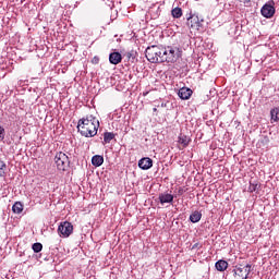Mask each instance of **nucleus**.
I'll return each instance as SVG.
<instances>
[{
  "label": "nucleus",
  "instance_id": "7",
  "mask_svg": "<svg viewBox=\"0 0 279 279\" xmlns=\"http://www.w3.org/2000/svg\"><path fill=\"white\" fill-rule=\"evenodd\" d=\"M58 233H59V236H62V239H69V236L73 234V225H71V222L69 221L62 222L58 227Z\"/></svg>",
  "mask_w": 279,
  "mask_h": 279
},
{
  "label": "nucleus",
  "instance_id": "21",
  "mask_svg": "<svg viewBox=\"0 0 279 279\" xmlns=\"http://www.w3.org/2000/svg\"><path fill=\"white\" fill-rule=\"evenodd\" d=\"M32 250L35 252V254H38L43 252V244L40 242H36L32 245Z\"/></svg>",
  "mask_w": 279,
  "mask_h": 279
},
{
  "label": "nucleus",
  "instance_id": "25",
  "mask_svg": "<svg viewBox=\"0 0 279 279\" xmlns=\"http://www.w3.org/2000/svg\"><path fill=\"white\" fill-rule=\"evenodd\" d=\"M126 58H128L129 60H134V58H135L134 51L126 52Z\"/></svg>",
  "mask_w": 279,
  "mask_h": 279
},
{
  "label": "nucleus",
  "instance_id": "28",
  "mask_svg": "<svg viewBox=\"0 0 279 279\" xmlns=\"http://www.w3.org/2000/svg\"><path fill=\"white\" fill-rule=\"evenodd\" d=\"M153 112H158V108H153Z\"/></svg>",
  "mask_w": 279,
  "mask_h": 279
},
{
  "label": "nucleus",
  "instance_id": "13",
  "mask_svg": "<svg viewBox=\"0 0 279 279\" xmlns=\"http://www.w3.org/2000/svg\"><path fill=\"white\" fill-rule=\"evenodd\" d=\"M271 123H278L279 121V107H275L270 110Z\"/></svg>",
  "mask_w": 279,
  "mask_h": 279
},
{
  "label": "nucleus",
  "instance_id": "15",
  "mask_svg": "<svg viewBox=\"0 0 279 279\" xmlns=\"http://www.w3.org/2000/svg\"><path fill=\"white\" fill-rule=\"evenodd\" d=\"M215 267L217 271H226V269H228V262L219 259L218 262H216Z\"/></svg>",
  "mask_w": 279,
  "mask_h": 279
},
{
  "label": "nucleus",
  "instance_id": "16",
  "mask_svg": "<svg viewBox=\"0 0 279 279\" xmlns=\"http://www.w3.org/2000/svg\"><path fill=\"white\" fill-rule=\"evenodd\" d=\"M178 143H180V145H183V147H189V143H191V137L180 134Z\"/></svg>",
  "mask_w": 279,
  "mask_h": 279
},
{
  "label": "nucleus",
  "instance_id": "14",
  "mask_svg": "<svg viewBox=\"0 0 279 279\" xmlns=\"http://www.w3.org/2000/svg\"><path fill=\"white\" fill-rule=\"evenodd\" d=\"M92 165L94 167H101L104 165V156L95 155L92 157Z\"/></svg>",
  "mask_w": 279,
  "mask_h": 279
},
{
  "label": "nucleus",
  "instance_id": "20",
  "mask_svg": "<svg viewBox=\"0 0 279 279\" xmlns=\"http://www.w3.org/2000/svg\"><path fill=\"white\" fill-rule=\"evenodd\" d=\"M171 14L173 19H180L182 16V9L177 7L172 9Z\"/></svg>",
  "mask_w": 279,
  "mask_h": 279
},
{
  "label": "nucleus",
  "instance_id": "9",
  "mask_svg": "<svg viewBox=\"0 0 279 279\" xmlns=\"http://www.w3.org/2000/svg\"><path fill=\"white\" fill-rule=\"evenodd\" d=\"M138 167L143 171H147V170L151 169V167H154V160H151V158H149V157H144L138 160Z\"/></svg>",
  "mask_w": 279,
  "mask_h": 279
},
{
  "label": "nucleus",
  "instance_id": "29",
  "mask_svg": "<svg viewBox=\"0 0 279 279\" xmlns=\"http://www.w3.org/2000/svg\"><path fill=\"white\" fill-rule=\"evenodd\" d=\"M143 95H144V97H147V95H148V92L144 93Z\"/></svg>",
  "mask_w": 279,
  "mask_h": 279
},
{
  "label": "nucleus",
  "instance_id": "6",
  "mask_svg": "<svg viewBox=\"0 0 279 279\" xmlns=\"http://www.w3.org/2000/svg\"><path fill=\"white\" fill-rule=\"evenodd\" d=\"M54 162L59 171H66V168L69 167V165H71L69 156H66V154L62 151L57 153V155L54 156Z\"/></svg>",
  "mask_w": 279,
  "mask_h": 279
},
{
  "label": "nucleus",
  "instance_id": "2",
  "mask_svg": "<svg viewBox=\"0 0 279 279\" xmlns=\"http://www.w3.org/2000/svg\"><path fill=\"white\" fill-rule=\"evenodd\" d=\"M161 53L160 64L165 62L173 64L182 58V50L178 46H161Z\"/></svg>",
  "mask_w": 279,
  "mask_h": 279
},
{
  "label": "nucleus",
  "instance_id": "19",
  "mask_svg": "<svg viewBox=\"0 0 279 279\" xmlns=\"http://www.w3.org/2000/svg\"><path fill=\"white\" fill-rule=\"evenodd\" d=\"M114 138V133L112 132H105L104 133V143L108 144Z\"/></svg>",
  "mask_w": 279,
  "mask_h": 279
},
{
  "label": "nucleus",
  "instance_id": "3",
  "mask_svg": "<svg viewBox=\"0 0 279 279\" xmlns=\"http://www.w3.org/2000/svg\"><path fill=\"white\" fill-rule=\"evenodd\" d=\"M145 56L151 64H160L162 58V46H148L145 50Z\"/></svg>",
  "mask_w": 279,
  "mask_h": 279
},
{
  "label": "nucleus",
  "instance_id": "11",
  "mask_svg": "<svg viewBox=\"0 0 279 279\" xmlns=\"http://www.w3.org/2000/svg\"><path fill=\"white\" fill-rule=\"evenodd\" d=\"M158 199L161 206H165V204H173V194L167 192L161 193L159 194Z\"/></svg>",
  "mask_w": 279,
  "mask_h": 279
},
{
  "label": "nucleus",
  "instance_id": "22",
  "mask_svg": "<svg viewBox=\"0 0 279 279\" xmlns=\"http://www.w3.org/2000/svg\"><path fill=\"white\" fill-rule=\"evenodd\" d=\"M5 169H8V166L0 159V178H5Z\"/></svg>",
  "mask_w": 279,
  "mask_h": 279
},
{
  "label": "nucleus",
  "instance_id": "1",
  "mask_svg": "<svg viewBox=\"0 0 279 279\" xmlns=\"http://www.w3.org/2000/svg\"><path fill=\"white\" fill-rule=\"evenodd\" d=\"M77 130L85 138H93L97 136V130H99V120L94 116H87L78 121Z\"/></svg>",
  "mask_w": 279,
  "mask_h": 279
},
{
  "label": "nucleus",
  "instance_id": "26",
  "mask_svg": "<svg viewBox=\"0 0 279 279\" xmlns=\"http://www.w3.org/2000/svg\"><path fill=\"white\" fill-rule=\"evenodd\" d=\"M92 64H99V57L95 56V57L92 59Z\"/></svg>",
  "mask_w": 279,
  "mask_h": 279
},
{
  "label": "nucleus",
  "instance_id": "17",
  "mask_svg": "<svg viewBox=\"0 0 279 279\" xmlns=\"http://www.w3.org/2000/svg\"><path fill=\"white\" fill-rule=\"evenodd\" d=\"M190 221L192 223H198V221H202V213L199 211H194L190 216Z\"/></svg>",
  "mask_w": 279,
  "mask_h": 279
},
{
  "label": "nucleus",
  "instance_id": "27",
  "mask_svg": "<svg viewBox=\"0 0 279 279\" xmlns=\"http://www.w3.org/2000/svg\"><path fill=\"white\" fill-rule=\"evenodd\" d=\"M184 194V189L180 187L179 189V195H183Z\"/></svg>",
  "mask_w": 279,
  "mask_h": 279
},
{
  "label": "nucleus",
  "instance_id": "24",
  "mask_svg": "<svg viewBox=\"0 0 279 279\" xmlns=\"http://www.w3.org/2000/svg\"><path fill=\"white\" fill-rule=\"evenodd\" d=\"M3 138H5V129L0 125V143L3 141Z\"/></svg>",
  "mask_w": 279,
  "mask_h": 279
},
{
  "label": "nucleus",
  "instance_id": "12",
  "mask_svg": "<svg viewBox=\"0 0 279 279\" xmlns=\"http://www.w3.org/2000/svg\"><path fill=\"white\" fill-rule=\"evenodd\" d=\"M121 60H123V57L120 54V52H111L109 54L110 64H121Z\"/></svg>",
  "mask_w": 279,
  "mask_h": 279
},
{
  "label": "nucleus",
  "instance_id": "5",
  "mask_svg": "<svg viewBox=\"0 0 279 279\" xmlns=\"http://www.w3.org/2000/svg\"><path fill=\"white\" fill-rule=\"evenodd\" d=\"M252 271V265L246 264H238L233 269V276L236 278L247 279L250 278V274Z\"/></svg>",
  "mask_w": 279,
  "mask_h": 279
},
{
  "label": "nucleus",
  "instance_id": "4",
  "mask_svg": "<svg viewBox=\"0 0 279 279\" xmlns=\"http://www.w3.org/2000/svg\"><path fill=\"white\" fill-rule=\"evenodd\" d=\"M186 25L190 29H194L195 32H204V17L197 14L190 15Z\"/></svg>",
  "mask_w": 279,
  "mask_h": 279
},
{
  "label": "nucleus",
  "instance_id": "23",
  "mask_svg": "<svg viewBox=\"0 0 279 279\" xmlns=\"http://www.w3.org/2000/svg\"><path fill=\"white\" fill-rule=\"evenodd\" d=\"M248 191L250 193H256L258 191V183H250Z\"/></svg>",
  "mask_w": 279,
  "mask_h": 279
},
{
  "label": "nucleus",
  "instance_id": "8",
  "mask_svg": "<svg viewBox=\"0 0 279 279\" xmlns=\"http://www.w3.org/2000/svg\"><path fill=\"white\" fill-rule=\"evenodd\" d=\"M262 16L264 19H271L276 14V8L274 7V1L264 4L260 9Z\"/></svg>",
  "mask_w": 279,
  "mask_h": 279
},
{
  "label": "nucleus",
  "instance_id": "10",
  "mask_svg": "<svg viewBox=\"0 0 279 279\" xmlns=\"http://www.w3.org/2000/svg\"><path fill=\"white\" fill-rule=\"evenodd\" d=\"M192 95H193V89L189 87H181L178 92V97H180V99H183V100L191 99Z\"/></svg>",
  "mask_w": 279,
  "mask_h": 279
},
{
  "label": "nucleus",
  "instance_id": "30",
  "mask_svg": "<svg viewBox=\"0 0 279 279\" xmlns=\"http://www.w3.org/2000/svg\"><path fill=\"white\" fill-rule=\"evenodd\" d=\"M165 106H167V105H165V104H161V108H165Z\"/></svg>",
  "mask_w": 279,
  "mask_h": 279
},
{
  "label": "nucleus",
  "instance_id": "18",
  "mask_svg": "<svg viewBox=\"0 0 279 279\" xmlns=\"http://www.w3.org/2000/svg\"><path fill=\"white\" fill-rule=\"evenodd\" d=\"M12 210L15 215H21V213H23V204H21V202H16L12 206Z\"/></svg>",
  "mask_w": 279,
  "mask_h": 279
}]
</instances>
